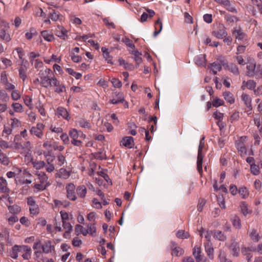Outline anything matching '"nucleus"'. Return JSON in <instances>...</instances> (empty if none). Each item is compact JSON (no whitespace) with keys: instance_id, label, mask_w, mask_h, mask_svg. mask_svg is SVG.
<instances>
[{"instance_id":"obj_1","label":"nucleus","mask_w":262,"mask_h":262,"mask_svg":"<svg viewBox=\"0 0 262 262\" xmlns=\"http://www.w3.org/2000/svg\"><path fill=\"white\" fill-rule=\"evenodd\" d=\"M204 139V138H203L200 141L198 148L197 169L200 174H201L203 172L202 163L203 160V155L202 153V150L203 148L204 147V142L203 141Z\"/></svg>"},{"instance_id":"obj_2","label":"nucleus","mask_w":262,"mask_h":262,"mask_svg":"<svg viewBox=\"0 0 262 262\" xmlns=\"http://www.w3.org/2000/svg\"><path fill=\"white\" fill-rule=\"evenodd\" d=\"M31 249L28 246H18L15 245L10 252V256L13 259H17L18 257V253L20 252H31Z\"/></svg>"},{"instance_id":"obj_3","label":"nucleus","mask_w":262,"mask_h":262,"mask_svg":"<svg viewBox=\"0 0 262 262\" xmlns=\"http://www.w3.org/2000/svg\"><path fill=\"white\" fill-rule=\"evenodd\" d=\"M75 185L72 183L67 184L66 186L67 198L72 201H75L77 199L75 193Z\"/></svg>"},{"instance_id":"obj_4","label":"nucleus","mask_w":262,"mask_h":262,"mask_svg":"<svg viewBox=\"0 0 262 262\" xmlns=\"http://www.w3.org/2000/svg\"><path fill=\"white\" fill-rule=\"evenodd\" d=\"M212 35L218 39H223L228 35L225 27L222 24H219L217 29L212 32Z\"/></svg>"},{"instance_id":"obj_5","label":"nucleus","mask_w":262,"mask_h":262,"mask_svg":"<svg viewBox=\"0 0 262 262\" xmlns=\"http://www.w3.org/2000/svg\"><path fill=\"white\" fill-rule=\"evenodd\" d=\"M44 128L45 125L42 123H38L36 126L32 127L30 132L31 135H35L38 138H41L43 136L42 130Z\"/></svg>"},{"instance_id":"obj_6","label":"nucleus","mask_w":262,"mask_h":262,"mask_svg":"<svg viewBox=\"0 0 262 262\" xmlns=\"http://www.w3.org/2000/svg\"><path fill=\"white\" fill-rule=\"evenodd\" d=\"M231 244L229 248L231 251L232 255L237 257L240 251L239 243L236 241L235 238L233 236L231 237Z\"/></svg>"},{"instance_id":"obj_7","label":"nucleus","mask_w":262,"mask_h":262,"mask_svg":"<svg viewBox=\"0 0 262 262\" xmlns=\"http://www.w3.org/2000/svg\"><path fill=\"white\" fill-rule=\"evenodd\" d=\"M54 86V91L57 93H61L66 92V88L64 85L61 83L57 79L54 77L52 81V87Z\"/></svg>"},{"instance_id":"obj_8","label":"nucleus","mask_w":262,"mask_h":262,"mask_svg":"<svg viewBox=\"0 0 262 262\" xmlns=\"http://www.w3.org/2000/svg\"><path fill=\"white\" fill-rule=\"evenodd\" d=\"M43 73H39V77L40 78V84L42 86L46 88H49L52 87V81L54 77H49L48 76H43Z\"/></svg>"},{"instance_id":"obj_9","label":"nucleus","mask_w":262,"mask_h":262,"mask_svg":"<svg viewBox=\"0 0 262 262\" xmlns=\"http://www.w3.org/2000/svg\"><path fill=\"white\" fill-rule=\"evenodd\" d=\"M256 64L254 60L249 62L247 66L246 75L251 77H253L256 74Z\"/></svg>"},{"instance_id":"obj_10","label":"nucleus","mask_w":262,"mask_h":262,"mask_svg":"<svg viewBox=\"0 0 262 262\" xmlns=\"http://www.w3.org/2000/svg\"><path fill=\"white\" fill-rule=\"evenodd\" d=\"M170 249L172 256H180L184 253V250L180 247L178 246L177 244L174 242L170 243Z\"/></svg>"},{"instance_id":"obj_11","label":"nucleus","mask_w":262,"mask_h":262,"mask_svg":"<svg viewBox=\"0 0 262 262\" xmlns=\"http://www.w3.org/2000/svg\"><path fill=\"white\" fill-rule=\"evenodd\" d=\"M232 34L236 39L238 40H244L246 36L245 33L241 28H234L232 30Z\"/></svg>"},{"instance_id":"obj_12","label":"nucleus","mask_w":262,"mask_h":262,"mask_svg":"<svg viewBox=\"0 0 262 262\" xmlns=\"http://www.w3.org/2000/svg\"><path fill=\"white\" fill-rule=\"evenodd\" d=\"M67 32V30L63 26H58L56 29V35L63 40L68 38Z\"/></svg>"},{"instance_id":"obj_13","label":"nucleus","mask_w":262,"mask_h":262,"mask_svg":"<svg viewBox=\"0 0 262 262\" xmlns=\"http://www.w3.org/2000/svg\"><path fill=\"white\" fill-rule=\"evenodd\" d=\"M115 96H113V99H111L110 103L114 104H117L119 103H123L124 101V97L123 93H115Z\"/></svg>"},{"instance_id":"obj_14","label":"nucleus","mask_w":262,"mask_h":262,"mask_svg":"<svg viewBox=\"0 0 262 262\" xmlns=\"http://www.w3.org/2000/svg\"><path fill=\"white\" fill-rule=\"evenodd\" d=\"M205 251L208 257L212 260L214 258V249L211 242L205 243Z\"/></svg>"},{"instance_id":"obj_15","label":"nucleus","mask_w":262,"mask_h":262,"mask_svg":"<svg viewBox=\"0 0 262 262\" xmlns=\"http://www.w3.org/2000/svg\"><path fill=\"white\" fill-rule=\"evenodd\" d=\"M243 138V137H242L241 138V139L236 141L235 143L236 147L237 149L238 152H240L241 155H242L243 154H246V148L242 140Z\"/></svg>"},{"instance_id":"obj_16","label":"nucleus","mask_w":262,"mask_h":262,"mask_svg":"<svg viewBox=\"0 0 262 262\" xmlns=\"http://www.w3.org/2000/svg\"><path fill=\"white\" fill-rule=\"evenodd\" d=\"M201 247L195 246L193 248V255L196 259V262H204L203 261V257L201 254Z\"/></svg>"},{"instance_id":"obj_17","label":"nucleus","mask_w":262,"mask_h":262,"mask_svg":"<svg viewBox=\"0 0 262 262\" xmlns=\"http://www.w3.org/2000/svg\"><path fill=\"white\" fill-rule=\"evenodd\" d=\"M54 249V246L52 244L51 241L45 242L42 247V253H49Z\"/></svg>"},{"instance_id":"obj_18","label":"nucleus","mask_w":262,"mask_h":262,"mask_svg":"<svg viewBox=\"0 0 262 262\" xmlns=\"http://www.w3.org/2000/svg\"><path fill=\"white\" fill-rule=\"evenodd\" d=\"M70 176V172L64 168H60L58 172L55 174L56 178L68 179Z\"/></svg>"},{"instance_id":"obj_19","label":"nucleus","mask_w":262,"mask_h":262,"mask_svg":"<svg viewBox=\"0 0 262 262\" xmlns=\"http://www.w3.org/2000/svg\"><path fill=\"white\" fill-rule=\"evenodd\" d=\"M195 63L199 66L205 67L206 64V59L205 54H201L195 57Z\"/></svg>"},{"instance_id":"obj_20","label":"nucleus","mask_w":262,"mask_h":262,"mask_svg":"<svg viewBox=\"0 0 262 262\" xmlns=\"http://www.w3.org/2000/svg\"><path fill=\"white\" fill-rule=\"evenodd\" d=\"M256 85V83L253 80H249L247 81H243V85L242 86V89L243 90H245V87H246L249 90H254Z\"/></svg>"},{"instance_id":"obj_21","label":"nucleus","mask_w":262,"mask_h":262,"mask_svg":"<svg viewBox=\"0 0 262 262\" xmlns=\"http://www.w3.org/2000/svg\"><path fill=\"white\" fill-rule=\"evenodd\" d=\"M10 189L7 187V182L3 177H0V192L8 193Z\"/></svg>"},{"instance_id":"obj_22","label":"nucleus","mask_w":262,"mask_h":262,"mask_svg":"<svg viewBox=\"0 0 262 262\" xmlns=\"http://www.w3.org/2000/svg\"><path fill=\"white\" fill-rule=\"evenodd\" d=\"M134 143V139L132 137H126L121 141V144L128 148H132Z\"/></svg>"},{"instance_id":"obj_23","label":"nucleus","mask_w":262,"mask_h":262,"mask_svg":"<svg viewBox=\"0 0 262 262\" xmlns=\"http://www.w3.org/2000/svg\"><path fill=\"white\" fill-rule=\"evenodd\" d=\"M76 193L81 198H84L85 197L87 189L84 185H79L76 188Z\"/></svg>"},{"instance_id":"obj_24","label":"nucleus","mask_w":262,"mask_h":262,"mask_svg":"<svg viewBox=\"0 0 262 262\" xmlns=\"http://www.w3.org/2000/svg\"><path fill=\"white\" fill-rule=\"evenodd\" d=\"M213 237L215 239L222 242H224L227 239L226 235L220 230H214L213 232Z\"/></svg>"},{"instance_id":"obj_25","label":"nucleus","mask_w":262,"mask_h":262,"mask_svg":"<svg viewBox=\"0 0 262 262\" xmlns=\"http://www.w3.org/2000/svg\"><path fill=\"white\" fill-rule=\"evenodd\" d=\"M40 183L45 185L48 184L49 186L50 185V182L48 181V177L45 172H40L37 173Z\"/></svg>"},{"instance_id":"obj_26","label":"nucleus","mask_w":262,"mask_h":262,"mask_svg":"<svg viewBox=\"0 0 262 262\" xmlns=\"http://www.w3.org/2000/svg\"><path fill=\"white\" fill-rule=\"evenodd\" d=\"M222 5H223L226 8V9L231 12L237 13V11L236 8L233 6L230 2L229 0H225L222 1Z\"/></svg>"},{"instance_id":"obj_27","label":"nucleus","mask_w":262,"mask_h":262,"mask_svg":"<svg viewBox=\"0 0 262 262\" xmlns=\"http://www.w3.org/2000/svg\"><path fill=\"white\" fill-rule=\"evenodd\" d=\"M57 114L66 120H68L69 119V113L67 110L63 107H59L57 109Z\"/></svg>"},{"instance_id":"obj_28","label":"nucleus","mask_w":262,"mask_h":262,"mask_svg":"<svg viewBox=\"0 0 262 262\" xmlns=\"http://www.w3.org/2000/svg\"><path fill=\"white\" fill-rule=\"evenodd\" d=\"M242 100L244 102L246 106L250 108V110H252V105H251V97L246 94H243L241 96Z\"/></svg>"},{"instance_id":"obj_29","label":"nucleus","mask_w":262,"mask_h":262,"mask_svg":"<svg viewBox=\"0 0 262 262\" xmlns=\"http://www.w3.org/2000/svg\"><path fill=\"white\" fill-rule=\"evenodd\" d=\"M27 70V68L25 65H21L18 70L19 77L23 80V81H25L27 77L26 74Z\"/></svg>"},{"instance_id":"obj_30","label":"nucleus","mask_w":262,"mask_h":262,"mask_svg":"<svg viewBox=\"0 0 262 262\" xmlns=\"http://www.w3.org/2000/svg\"><path fill=\"white\" fill-rule=\"evenodd\" d=\"M162 23L161 21L160 18H159L155 23V29L156 31H155L154 33V36L156 37L158 34H159L162 29Z\"/></svg>"},{"instance_id":"obj_31","label":"nucleus","mask_w":262,"mask_h":262,"mask_svg":"<svg viewBox=\"0 0 262 262\" xmlns=\"http://www.w3.org/2000/svg\"><path fill=\"white\" fill-rule=\"evenodd\" d=\"M231 221L233 226L237 229H240L242 227L240 219L237 215H234L231 219Z\"/></svg>"},{"instance_id":"obj_32","label":"nucleus","mask_w":262,"mask_h":262,"mask_svg":"<svg viewBox=\"0 0 262 262\" xmlns=\"http://www.w3.org/2000/svg\"><path fill=\"white\" fill-rule=\"evenodd\" d=\"M41 34L45 40L48 41H52L54 38V35L47 30L42 31Z\"/></svg>"},{"instance_id":"obj_33","label":"nucleus","mask_w":262,"mask_h":262,"mask_svg":"<svg viewBox=\"0 0 262 262\" xmlns=\"http://www.w3.org/2000/svg\"><path fill=\"white\" fill-rule=\"evenodd\" d=\"M0 163L4 165L8 166L9 164V160L7 155L2 152L0 149Z\"/></svg>"},{"instance_id":"obj_34","label":"nucleus","mask_w":262,"mask_h":262,"mask_svg":"<svg viewBox=\"0 0 262 262\" xmlns=\"http://www.w3.org/2000/svg\"><path fill=\"white\" fill-rule=\"evenodd\" d=\"M43 247V245L41 244L40 241H38L35 242L33 248L34 250H36L35 252V255L37 256V254H40L42 253V247Z\"/></svg>"},{"instance_id":"obj_35","label":"nucleus","mask_w":262,"mask_h":262,"mask_svg":"<svg viewBox=\"0 0 262 262\" xmlns=\"http://www.w3.org/2000/svg\"><path fill=\"white\" fill-rule=\"evenodd\" d=\"M223 96L227 102L230 103V104H232L234 102V98L233 95L230 92H225L223 93Z\"/></svg>"},{"instance_id":"obj_36","label":"nucleus","mask_w":262,"mask_h":262,"mask_svg":"<svg viewBox=\"0 0 262 262\" xmlns=\"http://www.w3.org/2000/svg\"><path fill=\"white\" fill-rule=\"evenodd\" d=\"M218 258L220 262H232L231 260L227 257L226 253L222 250H220Z\"/></svg>"},{"instance_id":"obj_37","label":"nucleus","mask_w":262,"mask_h":262,"mask_svg":"<svg viewBox=\"0 0 262 262\" xmlns=\"http://www.w3.org/2000/svg\"><path fill=\"white\" fill-rule=\"evenodd\" d=\"M49 186V184H45L43 185L41 183L39 184H34L33 185V188L35 189L34 191L35 192H38L40 191H43L46 189V188Z\"/></svg>"},{"instance_id":"obj_38","label":"nucleus","mask_w":262,"mask_h":262,"mask_svg":"<svg viewBox=\"0 0 262 262\" xmlns=\"http://www.w3.org/2000/svg\"><path fill=\"white\" fill-rule=\"evenodd\" d=\"M75 230L78 234L82 233L83 235L85 236L88 233V231L84 229L83 226L79 224L76 225Z\"/></svg>"},{"instance_id":"obj_39","label":"nucleus","mask_w":262,"mask_h":262,"mask_svg":"<svg viewBox=\"0 0 262 262\" xmlns=\"http://www.w3.org/2000/svg\"><path fill=\"white\" fill-rule=\"evenodd\" d=\"M254 118L255 125L257 127L260 132H262V122L260 120V117L258 114Z\"/></svg>"},{"instance_id":"obj_40","label":"nucleus","mask_w":262,"mask_h":262,"mask_svg":"<svg viewBox=\"0 0 262 262\" xmlns=\"http://www.w3.org/2000/svg\"><path fill=\"white\" fill-rule=\"evenodd\" d=\"M8 209L10 213L13 214H18L21 210V208L17 205H13L8 207Z\"/></svg>"},{"instance_id":"obj_41","label":"nucleus","mask_w":262,"mask_h":262,"mask_svg":"<svg viewBox=\"0 0 262 262\" xmlns=\"http://www.w3.org/2000/svg\"><path fill=\"white\" fill-rule=\"evenodd\" d=\"M23 100L25 104L28 106L30 109H32L33 107V105L32 103V98L28 95H26L23 97Z\"/></svg>"},{"instance_id":"obj_42","label":"nucleus","mask_w":262,"mask_h":262,"mask_svg":"<svg viewBox=\"0 0 262 262\" xmlns=\"http://www.w3.org/2000/svg\"><path fill=\"white\" fill-rule=\"evenodd\" d=\"M0 38L7 42L11 40L10 35L6 33L5 30L3 29L0 30Z\"/></svg>"},{"instance_id":"obj_43","label":"nucleus","mask_w":262,"mask_h":262,"mask_svg":"<svg viewBox=\"0 0 262 262\" xmlns=\"http://www.w3.org/2000/svg\"><path fill=\"white\" fill-rule=\"evenodd\" d=\"M132 54L134 55L135 60L136 63L139 66L142 61V58L140 56L141 54L139 53L137 50L133 51Z\"/></svg>"},{"instance_id":"obj_44","label":"nucleus","mask_w":262,"mask_h":262,"mask_svg":"<svg viewBox=\"0 0 262 262\" xmlns=\"http://www.w3.org/2000/svg\"><path fill=\"white\" fill-rule=\"evenodd\" d=\"M249 236L251 238L254 242H257L259 241V235L257 233V231L256 229H253L250 232Z\"/></svg>"},{"instance_id":"obj_45","label":"nucleus","mask_w":262,"mask_h":262,"mask_svg":"<svg viewBox=\"0 0 262 262\" xmlns=\"http://www.w3.org/2000/svg\"><path fill=\"white\" fill-rule=\"evenodd\" d=\"M190 235L188 232H185L184 230H179L177 233V236L179 238H188Z\"/></svg>"},{"instance_id":"obj_46","label":"nucleus","mask_w":262,"mask_h":262,"mask_svg":"<svg viewBox=\"0 0 262 262\" xmlns=\"http://www.w3.org/2000/svg\"><path fill=\"white\" fill-rule=\"evenodd\" d=\"M37 34V32L36 30L34 28H31L29 32L25 34V36L27 39L30 40L32 38L33 36L36 35Z\"/></svg>"},{"instance_id":"obj_47","label":"nucleus","mask_w":262,"mask_h":262,"mask_svg":"<svg viewBox=\"0 0 262 262\" xmlns=\"http://www.w3.org/2000/svg\"><path fill=\"white\" fill-rule=\"evenodd\" d=\"M62 226L64 229H67V231L64 232V235L67 234H69L71 230H72V226L69 222L66 221L62 222Z\"/></svg>"},{"instance_id":"obj_48","label":"nucleus","mask_w":262,"mask_h":262,"mask_svg":"<svg viewBox=\"0 0 262 262\" xmlns=\"http://www.w3.org/2000/svg\"><path fill=\"white\" fill-rule=\"evenodd\" d=\"M228 69L231 72L235 75H238L239 74L238 68L235 64H231L229 66Z\"/></svg>"},{"instance_id":"obj_49","label":"nucleus","mask_w":262,"mask_h":262,"mask_svg":"<svg viewBox=\"0 0 262 262\" xmlns=\"http://www.w3.org/2000/svg\"><path fill=\"white\" fill-rule=\"evenodd\" d=\"M10 121H11V127L12 128H15L18 127L19 126H20L21 125L20 121L17 118H11Z\"/></svg>"},{"instance_id":"obj_50","label":"nucleus","mask_w":262,"mask_h":262,"mask_svg":"<svg viewBox=\"0 0 262 262\" xmlns=\"http://www.w3.org/2000/svg\"><path fill=\"white\" fill-rule=\"evenodd\" d=\"M250 171L255 176H257L260 173L259 166L255 164H251Z\"/></svg>"},{"instance_id":"obj_51","label":"nucleus","mask_w":262,"mask_h":262,"mask_svg":"<svg viewBox=\"0 0 262 262\" xmlns=\"http://www.w3.org/2000/svg\"><path fill=\"white\" fill-rule=\"evenodd\" d=\"M11 106L15 112L21 113L24 111L23 106L19 103H13Z\"/></svg>"},{"instance_id":"obj_52","label":"nucleus","mask_w":262,"mask_h":262,"mask_svg":"<svg viewBox=\"0 0 262 262\" xmlns=\"http://www.w3.org/2000/svg\"><path fill=\"white\" fill-rule=\"evenodd\" d=\"M59 13L57 11H55L54 10H52V12H50V18L53 21H57L59 19Z\"/></svg>"},{"instance_id":"obj_53","label":"nucleus","mask_w":262,"mask_h":262,"mask_svg":"<svg viewBox=\"0 0 262 262\" xmlns=\"http://www.w3.org/2000/svg\"><path fill=\"white\" fill-rule=\"evenodd\" d=\"M32 163L34 167H35L37 169H41V168L43 167L46 165L45 162L43 161H35L34 162H33Z\"/></svg>"},{"instance_id":"obj_54","label":"nucleus","mask_w":262,"mask_h":262,"mask_svg":"<svg viewBox=\"0 0 262 262\" xmlns=\"http://www.w3.org/2000/svg\"><path fill=\"white\" fill-rule=\"evenodd\" d=\"M29 210L30 213L33 215H37L39 213V207L37 204L30 206Z\"/></svg>"},{"instance_id":"obj_55","label":"nucleus","mask_w":262,"mask_h":262,"mask_svg":"<svg viewBox=\"0 0 262 262\" xmlns=\"http://www.w3.org/2000/svg\"><path fill=\"white\" fill-rule=\"evenodd\" d=\"M238 193L242 198L245 199L248 195V191L246 187H241L239 188Z\"/></svg>"},{"instance_id":"obj_56","label":"nucleus","mask_w":262,"mask_h":262,"mask_svg":"<svg viewBox=\"0 0 262 262\" xmlns=\"http://www.w3.org/2000/svg\"><path fill=\"white\" fill-rule=\"evenodd\" d=\"M69 135L72 139H77L79 137V132L76 129H72L69 132Z\"/></svg>"},{"instance_id":"obj_57","label":"nucleus","mask_w":262,"mask_h":262,"mask_svg":"<svg viewBox=\"0 0 262 262\" xmlns=\"http://www.w3.org/2000/svg\"><path fill=\"white\" fill-rule=\"evenodd\" d=\"M111 81L115 88H120L122 86V82L117 78H113Z\"/></svg>"},{"instance_id":"obj_58","label":"nucleus","mask_w":262,"mask_h":262,"mask_svg":"<svg viewBox=\"0 0 262 262\" xmlns=\"http://www.w3.org/2000/svg\"><path fill=\"white\" fill-rule=\"evenodd\" d=\"M208 68L210 69H212V68H213V69H215L218 71H220L222 69L221 64L219 62H216L210 64V65L208 66Z\"/></svg>"},{"instance_id":"obj_59","label":"nucleus","mask_w":262,"mask_h":262,"mask_svg":"<svg viewBox=\"0 0 262 262\" xmlns=\"http://www.w3.org/2000/svg\"><path fill=\"white\" fill-rule=\"evenodd\" d=\"M88 233L93 235L94 233L96 232V228L95 226V224H89L88 225Z\"/></svg>"},{"instance_id":"obj_60","label":"nucleus","mask_w":262,"mask_h":262,"mask_svg":"<svg viewBox=\"0 0 262 262\" xmlns=\"http://www.w3.org/2000/svg\"><path fill=\"white\" fill-rule=\"evenodd\" d=\"M79 125L83 128H90L91 127V125L90 123L85 120H80L78 122Z\"/></svg>"},{"instance_id":"obj_61","label":"nucleus","mask_w":262,"mask_h":262,"mask_svg":"<svg viewBox=\"0 0 262 262\" xmlns=\"http://www.w3.org/2000/svg\"><path fill=\"white\" fill-rule=\"evenodd\" d=\"M11 97L13 100H17L20 98V94L18 90H13L11 93Z\"/></svg>"},{"instance_id":"obj_62","label":"nucleus","mask_w":262,"mask_h":262,"mask_svg":"<svg viewBox=\"0 0 262 262\" xmlns=\"http://www.w3.org/2000/svg\"><path fill=\"white\" fill-rule=\"evenodd\" d=\"M224 104V101L220 98H216L212 102V105L215 107H219Z\"/></svg>"},{"instance_id":"obj_63","label":"nucleus","mask_w":262,"mask_h":262,"mask_svg":"<svg viewBox=\"0 0 262 262\" xmlns=\"http://www.w3.org/2000/svg\"><path fill=\"white\" fill-rule=\"evenodd\" d=\"M241 208L242 213L244 215H246L249 213L247 205L245 202H243L241 203Z\"/></svg>"},{"instance_id":"obj_64","label":"nucleus","mask_w":262,"mask_h":262,"mask_svg":"<svg viewBox=\"0 0 262 262\" xmlns=\"http://www.w3.org/2000/svg\"><path fill=\"white\" fill-rule=\"evenodd\" d=\"M226 21L229 23H233L235 20H238V18L234 16H232L229 14H227L225 16Z\"/></svg>"}]
</instances>
